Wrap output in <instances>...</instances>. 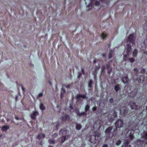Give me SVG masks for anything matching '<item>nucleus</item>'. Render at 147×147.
<instances>
[{"instance_id":"1","label":"nucleus","mask_w":147,"mask_h":147,"mask_svg":"<svg viewBox=\"0 0 147 147\" xmlns=\"http://www.w3.org/2000/svg\"><path fill=\"white\" fill-rule=\"evenodd\" d=\"M135 38L133 34H131L129 35L127 39V40L128 43L127 47V49H126V54H124L123 56H124V60H126L127 57L129 55V53L130 52L131 50V45H133L134 43L135 40Z\"/></svg>"},{"instance_id":"2","label":"nucleus","mask_w":147,"mask_h":147,"mask_svg":"<svg viewBox=\"0 0 147 147\" xmlns=\"http://www.w3.org/2000/svg\"><path fill=\"white\" fill-rule=\"evenodd\" d=\"M134 133V131L133 130H129L127 131L126 134V136L128 139H126L124 141L122 147H124L127 146L128 144L130 142L133 140L134 138L133 134Z\"/></svg>"},{"instance_id":"3","label":"nucleus","mask_w":147,"mask_h":147,"mask_svg":"<svg viewBox=\"0 0 147 147\" xmlns=\"http://www.w3.org/2000/svg\"><path fill=\"white\" fill-rule=\"evenodd\" d=\"M113 129V126H110L107 128L105 131V132L107 136L110 138H111L115 135L116 134L117 129L116 128L114 129L113 131H112Z\"/></svg>"},{"instance_id":"4","label":"nucleus","mask_w":147,"mask_h":147,"mask_svg":"<svg viewBox=\"0 0 147 147\" xmlns=\"http://www.w3.org/2000/svg\"><path fill=\"white\" fill-rule=\"evenodd\" d=\"M59 134L61 137V143L63 142L69 138L68 135L67 134V131L64 129H62L60 130L59 131Z\"/></svg>"},{"instance_id":"5","label":"nucleus","mask_w":147,"mask_h":147,"mask_svg":"<svg viewBox=\"0 0 147 147\" xmlns=\"http://www.w3.org/2000/svg\"><path fill=\"white\" fill-rule=\"evenodd\" d=\"M99 134H97L96 135H92L90 137V140L91 143H96L98 142V140L99 136Z\"/></svg>"},{"instance_id":"6","label":"nucleus","mask_w":147,"mask_h":147,"mask_svg":"<svg viewBox=\"0 0 147 147\" xmlns=\"http://www.w3.org/2000/svg\"><path fill=\"white\" fill-rule=\"evenodd\" d=\"M87 98L86 95L78 94L75 97L76 100L78 101H82L83 100L81 99H85Z\"/></svg>"},{"instance_id":"7","label":"nucleus","mask_w":147,"mask_h":147,"mask_svg":"<svg viewBox=\"0 0 147 147\" xmlns=\"http://www.w3.org/2000/svg\"><path fill=\"white\" fill-rule=\"evenodd\" d=\"M123 124L122 120L119 119L117 120L115 123V125L117 129V128H120L122 127Z\"/></svg>"},{"instance_id":"8","label":"nucleus","mask_w":147,"mask_h":147,"mask_svg":"<svg viewBox=\"0 0 147 147\" xmlns=\"http://www.w3.org/2000/svg\"><path fill=\"white\" fill-rule=\"evenodd\" d=\"M120 113L123 115H126L128 111V109L125 107H121L120 110Z\"/></svg>"},{"instance_id":"9","label":"nucleus","mask_w":147,"mask_h":147,"mask_svg":"<svg viewBox=\"0 0 147 147\" xmlns=\"http://www.w3.org/2000/svg\"><path fill=\"white\" fill-rule=\"evenodd\" d=\"M102 124V122L99 120L96 121L94 125V127H96V128L99 129Z\"/></svg>"},{"instance_id":"10","label":"nucleus","mask_w":147,"mask_h":147,"mask_svg":"<svg viewBox=\"0 0 147 147\" xmlns=\"http://www.w3.org/2000/svg\"><path fill=\"white\" fill-rule=\"evenodd\" d=\"M145 79V77L144 76L142 75L138 77L136 79V80L138 83H141L144 82Z\"/></svg>"},{"instance_id":"11","label":"nucleus","mask_w":147,"mask_h":147,"mask_svg":"<svg viewBox=\"0 0 147 147\" xmlns=\"http://www.w3.org/2000/svg\"><path fill=\"white\" fill-rule=\"evenodd\" d=\"M129 105H130L131 109H138V105H136V103L130 101Z\"/></svg>"},{"instance_id":"12","label":"nucleus","mask_w":147,"mask_h":147,"mask_svg":"<svg viewBox=\"0 0 147 147\" xmlns=\"http://www.w3.org/2000/svg\"><path fill=\"white\" fill-rule=\"evenodd\" d=\"M38 115L39 113L38 112L34 111L31 114L30 117L33 120H35L36 119V116Z\"/></svg>"},{"instance_id":"13","label":"nucleus","mask_w":147,"mask_h":147,"mask_svg":"<svg viewBox=\"0 0 147 147\" xmlns=\"http://www.w3.org/2000/svg\"><path fill=\"white\" fill-rule=\"evenodd\" d=\"M45 137V135L44 134L40 133L38 134L36 137V138L39 140H40Z\"/></svg>"},{"instance_id":"14","label":"nucleus","mask_w":147,"mask_h":147,"mask_svg":"<svg viewBox=\"0 0 147 147\" xmlns=\"http://www.w3.org/2000/svg\"><path fill=\"white\" fill-rule=\"evenodd\" d=\"M123 82L125 84L127 83L128 82L129 80L128 77L127 76H126L125 77H124L122 78V79Z\"/></svg>"},{"instance_id":"15","label":"nucleus","mask_w":147,"mask_h":147,"mask_svg":"<svg viewBox=\"0 0 147 147\" xmlns=\"http://www.w3.org/2000/svg\"><path fill=\"white\" fill-rule=\"evenodd\" d=\"M39 108L42 111H44L46 109V107L43 102H40L39 105Z\"/></svg>"},{"instance_id":"16","label":"nucleus","mask_w":147,"mask_h":147,"mask_svg":"<svg viewBox=\"0 0 147 147\" xmlns=\"http://www.w3.org/2000/svg\"><path fill=\"white\" fill-rule=\"evenodd\" d=\"M106 68L107 69L108 74H110L112 71V69L110 65L109 64H106Z\"/></svg>"},{"instance_id":"17","label":"nucleus","mask_w":147,"mask_h":147,"mask_svg":"<svg viewBox=\"0 0 147 147\" xmlns=\"http://www.w3.org/2000/svg\"><path fill=\"white\" fill-rule=\"evenodd\" d=\"M77 113L78 115L79 116H86L87 115L85 112H80L79 111L77 112Z\"/></svg>"},{"instance_id":"18","label":"nucleus","mask_w":147,"mask_h":147,"mask_svg":"<svg viewBox=\"0 0 147 147\" xmlns=\"http://www.w3.org/2000/svg\"><path fill=\"white\" fill-rule=\"evenodd\" d=\"M9 128V127L8 125L4 126L2 127L1 130L3 131H6Z\"/></svg>"},{"instance_id":"19","label":"nucleus","mask_w":147,"mask_h":147,"mask_svg":"<svg viewBox=\"0 0 147 147\" xmlns=\"http://www.w3.org/2000/svg\"><path fill=\"white\" fill-rule=\"evenodd\" d=\"M101 36L102 39H105L107 36V34L105 32H103L101 34Z\"/></svg>"},{"instance_id":"20","label":"nucleus","mask_w":147,"mask_h":147,"mask_svg":"<svg viewBox=\"0 0 147 147\" xmlns=\"http://www.w3.org/2000/svg\"><path fill=\"white\" fill-rule=\"evenodd\" d=\"M115 90L116 92H117L120 90V86L119 85L117 84L115 86Z\"/></svg>"},{"instance_id":"21","label":"nucleus","mask_w":147,"mask_h":147,"mask_svg":"<svg viewBox=\"0 0 147 147\" xmlns=\"http://www.w3.org/2000/svg\"><path fill=\"white\" fill-rule=\"evenodd\" d=\"M100 68V66L98 67H96L95 69V71L93 72V74L94 75V74H96L97 71L99 70Z\"/></svg>"},{"instance_id":"22","label":"nucleus","mask_w":147,"mask_h":147,"mask_svg":"<svg viewBox=\"0 0 147 147\" xmlns=\"http://www.w3.org/2000/svg\"><path fill=\"white\" fill-rule=\"evenodd\" d=\"M93 83L92 80H90L88 82V86L89 88H91L92 86V84Z\"/></svg>"},{"instance_id":"23","label":"nucleus","mask_w":147,"mask_h":147,"mask_svg":"<svg viewBox=\"0 0 147 147\" xmlns=\"http://www.w3.org/2000/svg\"><path fill=\"white\" fill-rule=\"evenodd\" d=\"M142 136L145 139L147 140V131L144 132Z\"/></svg>"},{"instance_id":"24","label":"nucleus","mask_w":147,"mask_h":147,"mask_svg":"<svg viewBox=\"0 0 147 147\" xmlns=\"http://www.w3.org/2000/svg\"><path fill=\"white\" fill-rule=\"evenodd\" d=\"M82 127V126L80 124H77L76 127V129L78 130H80Z\"/></svg>"},{"instance_id":"25","label":"nucleus","mask_w":147,"mask_h":147,"mask_svg":"<svg viewBox=\"0 0 147 147\" xmlns=\"http://www.w3.org/2000/svg\"><path fill=\"white\" fill-rule=\"evenodd\" d=\"M121 142V140L120 139L117 140L115 143V144L117 146L119 145Z\"/></svg>"},{"instance_id":"26","label":"nucleus","mask_w":147,"mask_h":147,"mask_svg":"<svg viewBox=\"0 0 147 147\" xmlns=\"http://www.w3.org/2000/svg\"><path fill=\"white\" fill-rule=\"evenodd\" d=\"M106 68V65H103L101 68V72L102 73H104L105 71V70Z\"/></svg>"},{"instance_id":"27","label":"nucleus","mask_w":147,"mask_h":147,"mask_svg":"<svg viewBox=\"0 0 147 147\" xmlns=\"http://www.w3.org/2000/svg\"><path fill=\"white\" fill-rule=\"evenodd\" d=\"M49 143L50 144H53L55 143V141L53 139H50L48 140Z\"/></svg>"},{"instance_id":"28","label":"nucleus","mask_w":147,"mask_h":147,"mask_svg":"<svg viewBox=\"0 0 147 147\" xmlns=\"http://www.w3.org/2000/svg\"><path fill=\"white\" fill-rule=\"evenodd\" d=\"M90 107V106L87 105H86V106L85 108V112H87L88 111Z\"/></svg>"},{"instance_id":"29","label":"nucleus","mask_w":147,"mask_h":147,"mask_svg":"<svg viewBox=\"0 0 147 147\" xmlns=\"http://www.w3.org/2000/svg\"><path fill=\"white\" fill-rule=\"evenodd\" d=\"M64 117L65 119L67 120H69L70 119V117L69 115L67 114H65V115Z\"/></svg>"},{"instance_id":"30","label":"nucleus","mask_w":147,"mask_h":147,"mask_svg":"<svg viewBox=\"0 0 147 147\" xmlns=\"http://www.w3.org/2000/svg\"><path fill=\"white\" fill-rule=\"evenodd\" d=\"M137 49H135L133 53V56L134 57H136L137 55Z\"/></svg>"},{"instance_id":"31","label":"nucleus","mask_w":147,"mask_h":147,"mask_svg":"<svg viewBox=\"0 0 147 147\" xmlns=\"http://www.w3.org/2000/svg\"><path fill=\"white\" fill-rule=\"evenodd\" d=\"M69 107L70 108V111L71 112H73L74 111V109L73 107V105L72 104H70Z\"/></svg>"},{"instance_id":"32","label":"nucleus","mask_w":147,"mask_h":147,"mask_svg":"<svg viewBox=\"0 0 147 147\" xmlns=\"http://www.w3.org/2000/svg\"><path fill=\"white\" fill-rule=\"evenodd\" d=\"M66 92V90L65 89H64V88H61V93H63V94H64V93H65Z\"/></svg>"},{"instance_id":"33","label":"nucleus","mask_w":147,"mask_h":147,"mask_svg":"<svg viewBox=\"0 0 147 147\" xmlns=\"http://www.w3.org/2000/svg\"><path fill=\"white\" fill-rule=\"evenodd\" d=\"M113 115L114 118L117 117V112L115 111H114L113 112Z\"/></svg>"},{"instance_id":"34","label":"nucleus","mask_w":147,"mask_h":147,"mask_svg":"<svg viewBox=\"0 0 147 147\" xmlns=\"http://www.w3.org/2000/svg\"><path fill=\"white\" fill-rule=\"evenodd\" d=\"M145 72H146V70L145 69H144V68L142 69L140 71V72L142 74L145 73Z\"/></svg>"},{"instance_id":"35","label":"nucleus","mask_w":147,"mask_h":147,"mask_svg":"<svg viewBox=\"0 0 147 147\" xmlns=\"http://www.w3.org/2000/svg\"><path fill=\"white\" fill-rule=\"evenodd\" d=\"M137 143L138 144V143H140L141 144H143V141L142 140H137Z\"/></svg>"},{"instance_id":"36","label":"nucleus","mask_w":147,"mask_h":147,"mask_svg":"<svg viewBox=\"0 0 147 147\" xmlns=\"http://www.w3.org/2000/svg\"><path fill=\"white\" fill-rule=\"evenodd\" d=\"M129 60L131 63H133L134 62L135 59L133 58H131L129 59Z\"/></svg>"},{"instance_id":"37","label":"nucleus","mask_w":147,"mask_h":147,"mask_svg":"<svg viewBox=\"0 0 147 147\" xmlns=\"http://www.w3.org/2000/svg\"><path fill=\"white\" fill-rule=\"evenodd\" d=\"M82 74H81V73L80 72H78V78H80L81 77V76H82Z\"/></svg>"},{"instance_id":"38","label":"nucleus","mask_w":147,"mask_h":147,"mask_svg":"<svg viewBox=\"0 0 147 147\" xmlns=\"http://www.w3.org/2000/svg\"><path fill=\"white\" fill-rule=\"evenodd\" d=\"M43 95V93L42 92L40 93L38 95L37 97H40L42 96Z\"/></svg>"},{"instance_id":"39","label":"nucleus","mask_w":147,"mask_h":147,"mask_svg":"<svg viewBox=\"0 0 147 147\" xmlns=\"http://www.w3.org/2000/svg\"><path fill=\"white\" fill-rule=\"evenodd\" d=\"M58 134L57 133H55L53 135V137L55 138L57 136Z\"/></svg>"},{"instance_id":"40","label":"nucleus","mask_w":147,"mask_h":147,"mask_svg":"<svg viewBox=\"0 0 147 147\" xmlns=\"http://www.w3.org/2000/svg\"><path fill=\"white\" fill-rule=\"evenodd\" d=\"M20 85L21 86L22 90L24 92L25 91V88H24L22 84H20Z\"/></svg>"},{"instance_id":"41","label":"nucleus","mask_w":147,"mask_h":147,"mask_svg":"<svg viewBox=\"0 0 147 147\" xmlns=\"http://www.w3.org/2000/svg\"><path fill=\"white\" fill-rule=\"evenodd\" d=\"M112 53H111H111L110 52L109 53V59H110V58H111L112 57Z\"/></svg>"},{"instance_id":"42","label":"nucleus","mask_w":147,"mask_h":147,"mask_svg":"<svg viewBox=\"0 0 147 147\" xmlns=\"http://www.w3.org/2000/svg\"><path fill=\"white\" fill-rule=\"evenodd\" d=\"M64 86H65L67 88H69L71 86V85L70 84H68L67 85H64Z\"/></svg>"},{"instance_id":"43","label":"nucleus","mask_w":147,"mask_h":147,"mask_svg":"<svg viewBox=\"0 0 147 147\" xmlns=\"http://www.w3.org/2000/svg\"><path fill=\"white\" fill-rule=\"evenodd\" d=\"M109 101L111 103H112L113 102L114 100L113 98H111L109 99Z\"/></svg>"},{"instance_id":"44","label":"nucleus","mask_w":147,"mask_h":147,"mask_svg":"<svg viewBox=\"0 0 147 147\" xmlns=\"http://www.w3.org/2000/svg\"><path fill=\"white\" fill-rule=\"evenodd\" d=\"M95 4L96 5H99L100 4L99 2L98 1H96L95 3Z\"/></svg>"},{"instance_id":"45","label":"nucleus","mask_w":147,"mask_h":147,"mask_svg":"<svg viewBox=\"0 0 147 147\" xmlns=\"http://www.w3.org/2000/svg\"><path fill=\"white\" fill-rule=\"evenodd\" d=\"M97 107H93L92 108V110L93 111H95L96 110Z\"/></svg>"},{"instance_id":"46","label":"nucleus","mask_w":147,"mask_h":147,"mask_svg":"<svg viewBox=\"0 0 147 147\" xmlns=\"http://www.w3.org/2000/svg\"><path fill=\"white\" fill-rule=\"evenodd\" d=\"M81 70H82V73H83V75H84V74H85V72H84V69L82 67L81 68Z\"/></svg>"},{"instance_id":"47","label":"nucleus","mask_w":147,"mask_h":147,"mask_svg":"<svg viewBox=\"0 0 147 147\" xmlns=\"http://www.w3.org/2000/svg\"><path fill=\"white\" fill-rule=\"evenodd\" d=\"M134 70L135 72V74H136H136H137L138 72L137 69H134ZM136 76H137V75H136Z\"/></svg>"},{"instance_id":"48","label":"nucleus","mask_w":147,"mask_h":147,"mask_svg":"<svg viewBox=\"0 0 147 147\" xmlns=\"http://www.w3.org/2000/svg\"><path fill=\"white\" fill-rule=\"evenodd\" d=\"M15 119H16L17 120H19V119L22 120V119L21 118H18V117H17L16 116H15Z\"/></svg>"},{"instance_id":"49","label":"nucleus","mask_w":147,"mask_h":147,"mask_svg":"<svg viewBox=\"0 0 147 147\" xmlns=\"http://www.w3.org/2000/svg\"><path fill=\"white\" fill-rule=\"evenodd\" d=\"M108 145L107 144H105L102 147H108Z\"/></svg>"},{"instance_id":"50","label":"nucleus","mask_w":147,"mask_h":147,"mask_svg":"<svg viewBox=\"0 0 147 147\" xmlns=\"http://www.w3.org/2000/svg\"><path fill=\"white\" fill-rule=\"evenodd\" d=\"M64 94L62 93H61V98L62 97H63L64 96Z\"/></svg>"},{"instance_id":"51","label":"nucleus","mask_w":147,"mask_h":147,"mask_svg":"<svg viewBox=\"0 0 147 147\" xmlns=\"http://www.w3.org/2000/svg\"><path fill=\"white\" fill-rule=\"evenodd\" d=\"M59 125H55L56 129L57 130L58 129Z\"/></svg>"},{"instance_id":"52","label":"nucleus","mask_w":147,"mask_h":147,"mask_svg":"<svg viewBox=\"0 0 147 147\" xmlns=\"http://www.w3.org/2000/svg\"><path fill=\"white\" fill-rule=\"evenodd\" d=\"M102 56H103V57H105V54H102Z\"/></svg>"},{"instance_id":"53","label":"nucleus","mask_w":147,"mask_h":147,"mask_svg":"<svg viewBox=\"0 0 147 147\" xmlns=\"http://www.w3.org/2000/svg\"><path fill=\"white\" fill-rule=\"evenodd\" d=\"M18 98V96H16L15 97V100H16V101H17Z\"/></svg>"},{"instance_id":"54","label":"nucleus","mask_w":147,"mask_h":147,"mask_svg":"<svg viewBox=\"0 0 147 147\" xmlns=\"http://www.w3.org/2000/svg\"><path fill=\"white\" fill-rule=\"evenodd\" d=\"M93 63H96V59H94V61H93Z\"/></svg>"},{"instance_id":"55","label":"nucleus","mask_w":147,"mask_h":147,"mask_svg":"<svg viewBox=\"0 0 147 147\" xmlns=\"http://www.w3.org/2000/svg\"><path fill=\"white\" fill-rule=\"evenodd\" d=\"M125 147H131L130 145H128L127 146Z\"/></svg>"},{"instance_id":"56","label":"nucleus","mask_w":147,"mask_h":147,"mask_svg":"<svg viewBox=\"0 0 147 147\" xmlns=\"http://www.w3.org/2000/svg\"><path fill=\"white\" fill-rule=\"evenodd\" d=\"M0 85L1 86H3V84L1 83H0Z\"/></svg>"},{"instance_id":"57","label":"nucleus","mask_w":147,"mask_h":147,"mask_svg":"<svg viewBox=\"0 0 147 147\" xmlns=\"http://www.w3.org/2000/svg\"><path fill=\"white\" fill-rule=\"evenodd\" d=\"M48 147H53L52 146H49Z\"/></svg>"},{"instance_id":"58","label":"nucleus","mask_w":147,"mask_h":147,"mask_svg":"<svg viewBox=\"0 0 147 147\" xmlns=\"http://www.w3.org/2000/svg\"><path fill=\"white\" fill-rule=\"evenodd\" d=\"M146 110L147 111V106H146Z\"/></svg>"},{"instance_id":"59","label":"nucleus","mask_w":147,"mask_h":147,"mask_svg":"<svg viewBox=\"0 0 147 147\" xmlns=\"http://www.w3.org/2000/svg\"><path fill=\"white\" fill-rule=\"evenodd\" d=\"M7 121H9V119H7Z\"/></svg>"},{"instance_id":"60","label":"nucleus","mask_w":147,"mask_h":147,"mask_svg":"<svg viewBox=\"0 0 147 147\" xmlns=\"http://www.w3.org/2000/svg\"><path fill=\"white\" fill-rule=\"evenodd\" d=\"M49 83L50 84H51V82H49Z\"/></svg>"}]
</instances>
